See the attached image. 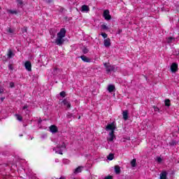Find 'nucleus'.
Masks as SVG:
<instances>
[{"label": "nucleus", "mask_w": 179, "mask_h": 179, "mask_svg": "<svg viewBox=\"0 0 179 179\" xmlns=\"http://www.w3.org/2000/svg\"><path fill=\"white\" fill-rule=\"evenodd\" d=\"M65 36H66V29L62 28L57 34V38L55 39V43L57 45H62L65 43V39L64 38Z\"/></svg>", "instance_id": "f257e3e1"}, {"label": "nucleus", "mask_w": 179, "mask_h": 179, "mask_svg": "<svg viewBox=\"0 0 179 179\" xmlns=\"http://www.w3.org/2000/svg\"><path fill=\"white\" fill-rule=\"evenodd\" d=\"M115 124H114V122L108 124L106 127V131H110V132H114L115 131Z\"/></svg>", "instance_id": "f03ea898"}, {"label": "nucleus", "mask_w": 179, "mask_h": 179, "mask_svg": "<svg viewBox=\"0 0 179 179\" xmlns=\"http://www.w3.org/2000/svg\"><path fill=\"white\" fill-rule=\"evenodd\" d=\"M103 17H104L105 20H111V15H110V10H104Z\"/></svg>", "instance_id": "7ed1b4c3"}, {"label": "nucleus", "mask_w": 179, "mask_h": 179, "mask_svg": "<svg viewBox=\"0 0 179 179\" xmlns=\"http://www.w3.org/2000/svg\"><path fill=\"white\" fill-rule=\"evenodd\" d=\"M178 71V64L177 63H172L171 65V71L176 73Z\"/></svg>", "instance_id": "20e7f679"}, {"label": "nucleus", "mask_w": 179, "mask_h": 179, "mask_svg": "<svg viewBox=\"0 0 179 179\" xmlns=\"http://www.w3.org/2000/svg\"><path fill=\"white\" fill-rule=\"evenodd\" d=\"M103 66L106 69V72L108 73L114 71V66H111L110 63H105Z\"/></svg>", "instance_id": "39448f33"}, {"label": "nucleus", "mask_w": 179, "mask_h": 179, "mask_svg": "<svg viewBox=\"0 0 179 179\" xmlns=\"http://www.w3.org/2000/svg\"><path fill=\"white\" fill-rule=\"evenodd\" d=\"M115 139V134H114V131H110L109 133V137L107 138L108 142H113Z\"/></svg>", "instance_id": "423d86ee"}, {"label": "nucleus", "mask_w": 179, "mask_h": 179, "mask_svg": "<svg viewBox=\"0 0 179 179\" xmlns=\"http://www.w3.org/2000/svg\"><path fill=\"white\" fill-rule=\"evenodd\" d=\"M50 131L52 134H57L58 132V127L55 124L51 125L50 127Z\"/></svg>", "instance_id": "0eeeda50"}, {"label": "nucleus", "mask_w": 179, "mask_h": 179, "mask_svg": "<svg viewBox=\"0 0 179 179\" xmlns=\"http://www.w3.org/2000/svg\"><path fill=\"white\" fill-rule=\"evenodd\" d=\"M25 69L28 72H31V62L30 61H27L24 64Z\"/></svg>", "instance_id": "6e6552de"}, {"label": "nucleus", "mask_w": 179, "mask_h": 179, "mask_svg": "<svg viewBox=\"0 0 179 179\" xmlns=\"http://www.w3.org/2000/svg\"><path fill=\"white\" fill-rule=\"evenodd\" d=\"M103 45H105V47H110V45H111V39H110V38H107L106 39H104L103 41Z\"/></svg>", "instance_id": "1a4fd4ad"}, {"label": "nucleus", "mask_w": 179, "mask_h": 179, "mask_svg": "<svg viewBox=\"0 0 179 179\" xmlns=\"http://www.w3.org/2000/svg\"><path fill=\"white\" fill-rule=\"evenodd\" d=\"M80 58L83 61V62L90 63L92 62V59L85 55H81Z\"/></svg>", "instance_id": "9d476101"}, {"label": "nucleus", "mask_w": 179, "mask_h": 179, "mask_svg": "<svg viewBox=\"0 0 179 179\" xmlns=\"http://www.w3.org/2000/svg\"><path fill=\"white\" fill-rule=\"evenodd\" d=\"M90 10V8L87 5H83L81 7V12H89Z\"/></svg>", "instance_id": "9b49d317"}, {"label": "nucleus", "mask_w": 179, "mask_h": 179, "mask_svg": "<svg viewBox=\"0 0 179 179\" xmlns=\"http://www.w3.org/2000/svg\"><path fill=\"white\" fill-rule=\"evenodd\" d=\"M115 90V85H109L108 86V91L109 92V93H113V92H114Z\"/></svg>", "instance_id": "f8f14e48"}, {"label": "nucleus", "mask_w": 179, "mask_h": 179, "mask_svg": "<svg viewBox=\"0 0 179 179\" xmlns=\"http://www.w3.org/2000/svg\"><path fill=\"white\" fill-rule=\"evenodd\" d=\"M7 57L9 59L12 58L13 57H15V54L13 53V51H12V50L9 49L8 50Z\"/></svg>", "instance_id": "ddd939ff"}, {"label": "nucleus", "mask_w": 179, "mask_h": 179, "mask_svg": "<svg viewBox=\"0 0 179 179\" xmlns=\"http://www.w3.org/2000/svg\"><path fill=\"white\" fill-rule=\"evenodd\" d=\"M115 174H121V167H120V166H115Z\"/></svg>", "instance_id": "4468645a"}, {"label": "nucleus", "mask_w": 179, "mask_h": 179, "mask_svg": "<svg viewBox=\"0 0 179 179\" xmlns=\"http://www.w3.org/2000/svg\"><path fill=\"white\" fill-rule=\"evenodd\" d=\"M167 178V171H163L160 174V179H166Z\"/></svg>", "instance_id": "2eb2a0df"}, {"label": "nucleus", "mask_w": 179, "mask_h": 179, "mask_svg": "<svg viewBox=\"0 0 179 179\" xmlns=\"http://www.w3.org/2000/svg\"><path fill=\"white\" fill-rule=\"evenodd\" d=\"M62 103L66 106L67 108H71V102L67 101L66 99L63 100Z\"/></svg>", "instance_id": "dca6fc26"}, {"label": "nucleus", "mask_w": 179, "mask_h": 179, "mask_svg": "<svg viewBox=\"0 0 179 179\" xmlns=\"http://www.w3.org/2000/svg\"><path fill=\"white\" fill-rule=\"evenodd\" d=\"M122 115L124 121H127L128 120V110H124L122 113Z\"/></svg>", "instance_id": "f3484780"}, {"label": "nucleus", "mask_w": 179, "mask_h": 179, "mask_svg": "<svg viewBox=\"0 0 179 179\" xmlns=\"http://www.w3.org/2000/svg\"><path fill=\"white\" fill-rule=\"evenodd\" d=\"M66 148L65 143H62V145H57V149H66Z\"/></svg>", "instance_id": "a211bd4d"}, {"label": "nucleus", "mask_w": 179, "mask_h": 179, "mask_svg": "<svg viewBox=\"0 0 179 179\" xmlns=\"http://www.w3.org/2000/svg\"><path fill=\"white\" fill-rule=\"evenodd\" d=\"M176 40L173 37H169L167 38V43L168 44H171L173 43V41Z\"/></svg>", "instance_id": "6ab92c4d"}, {"label": "nucleus", "mask_w": 179, "mask_h": 179, "mask_svg": "<svg viewBox=\"0 0 179 179\" xmlns=\"http://www.w3.org/2000/svg\"><path fill=\"white\" fill-rule=\"evenodd\" d=\"M131 167H136V159H133L131 162Z\"/></svg>", "instance_id": "aec40b11"}, {"label": "nucleus", "mask_w": 179, "mask_h": 179, "mask_svg": "<svg viewBox=\"0 0 179 179\" xmlns=\"http://www.w3.org/2000/svg\"><path fill=\"white\" fill-rule=\"evenodd\" d=\"M170 99H165V106L166 107H170L171 106V103H170Z\"/></svg>", "instance_id": "412c9836"}, {"label": "nucleus", "mask_w": 179, "mask_h": 179, "mask_svg": "<svg viewBox=\"0 0 179 179\" xmlns=\"http://www.w3.org/2000/svg\"><path fill=\"white\" fill-rule=\"evenodd\" d=\"M15 117L18 121H23V117H22V115L19 114H15Z\"/></svg>", "instance_id": "4be33fe9"}, {"label": "nucleus", "mask_w": 179, "mask_h": 179, "mask_svg": "<svg viewBox=\"0 0 179 179\" xmlns=\"http://www.w3.org/2000/svg\"><path fill=\"white\" fill-rule=\"evenodd\" d=\"M108 160H113L114 159V154L110 153L107 157Z\"/></svg>", "instance_id": "5701e85b"}, {"label": "nucleus", "mask_w": 179, "mask_h": 179, "mask_svg": "<svg viewBox=\"0 0 179 179\" xmlns=\"http://www.w3.org/2000/svg\"><path fill=\"white\" fill-rule=\"evenodd\" d=\"M6 31H7V33H8L9 34H13V29H12V28H10V27H8L7 29H6Z\"/></svg>", "instance_id": "b1692460"}, {"label": "nucleus", "mask_w": 179, "mask_h": 179, "mask_svg": "<svg viewBox=\"0 0 179 179\" xmlns=\"http://www.w3.org/2000/svg\"><path fill=\"white\" fill-rule=\"evenodd\" d=\"M101 29H102V30H108V27L106 24L101 25Z\"/></svg>", "instance_id": "393cba45"}, {"label": "nucleus", "mask_w": 179, "mask_h": 179, "mask_svg": "<svg viewBox=\"0 0 179 179\" xmlns=\"http://www.w3.org/2000/svg\"><path fill=\"white\" fill-rule=\"evenodd\" d=\"M16 2L20 6H22V5H23V0H16Z\"/></svg>", "instance_id": "a878e982"}, {"label": "nucleus", "mask_w": 179, "mask_h": 179, "mask_svg": "<svg viewBox=\"0 0 179 179\" xmlns=\"http://www.w3.org/2000/svg\"><path fill=\"white\" fill-rule=\"evenodd\" d=\"M75 172L76 173H81L82 172V168H80V166H78V168H76L75 169Z\"/></svg>", "instance_id": "bb28decb"}, {"label": "nucleus", "mask_w": 179, "mask_h": 179, "mask_svg": "<svg viewBox=\"0 0 179 179\" xmlns=\"http://www.w3.org/2000/svg\"><path fill=\"white\" fill-rule=\"evenodd\" d=\"M60 96L61 97H65L66 96V92H65L64 91H62L60 92Z\"/></svg>", "instance_id": "cd10ccee"}, {"label": "nucleus", "mask_w": 179, "mask_h": 179, "mask_svg": "<svg viewBox=\"0 0 179 179\" xmlns=\"http://www.w3.org/2000/svg\"><path fill=\"white\" fill-rule=\"evenodd\" d=\"M9 13H11L12 15H17V11L10 10Z\"/></svg>", "instance_id": "c85d7f7f"}, {"label": "nucleus", "mask_w": 179, "mask_h": 179, "mask_svg": "<svg viewBox=\"0 0 179 179\" xmlns=\"http://www.w3.org/2000/svg\"><path fill=\"white\" fill-rule=\"evenodd\" d=\"M153 108L157 113H160V109L157 106H153Z\"/></svg>", "instance_id": "c756f323"}, {"label": "nucleus", "mask_w": 179, "mask_h": 179, "mask_svg": "<svg viewBox=\"0 0 179 179\" xmlns=\"http://www.w3.org/2000/svg\"><path fill=\"white\" fill-rule=\"evenodd\" d=\"M83 54H87V52H89V49L85 48L83 50Z\"/></svg>", "instance_id": "7c9ffc66"}, {"label": "nucleus", "mask_w": 179, "mask_h": 179, "mask_svg": "<svg viewBox=\"0 0 179 179\" xmlns=\"http://www.w3.org/2000/svg\"><path fill=\"white\" fill-rule=\"evenodd\" d=\"M101 36H102V37H103V38H107V37H108V35H107V34H106V33H101Z\"/></svg>", "instance_id": "2f4dec72"}, {"label": "nucleus", "mask_w": 179, "mask_h": 179, "mask_svg": "<svg viewBox=\"0 0 179 179\" xmlns=\"http://www.w3.org/2000/svg\"><path fill=\"white\" fill-rule=\"evenodd\" d=\"M8 69L10 71H13V64H8Z\"/></svg>", "instance_id": "473e14b6"}, {"label": "nucleus", "mask_w": 179, "mask_h": 179, "mask_svg": "<svg viewBox=\"0 0 179 179\" xmlns=\"http://www.w3.org/2000/svg\"><path fill=\"white\" fill-rule=\"evenodd\" d=\"M157 163H160L161 162H163V159H162V157H158L157 158Z\"/></svg>", "instance_id": "72a5a7b5"}, {"label": "nucleus", "mask_w": 179, "mask_h": 179, "mask_svg": "<svg viewBox=\"0 0 179 179\" xmlns=\"http://www.w3.org/2000/svg\"><path fill=\"white\" fill-rule=\"evenodd\" d=\"M22 33H27V27H24L22 29Z\"/></svg>", "instance_id": "f704fd0d"}, {"label": "nucleus", "mask_w": 179, "mask_h": 179, "mask_svg": "<svg viewBox=\"0 0 179 179\" xmlns=\"http://www.w3.org/2000/svg\"><path fill=\"white\" fill-rule=\"evenodd\" d=\"M10 87L11 88L15 87V83L13 82L10 83Z\"/></svg>", "instance_id": "c9c22d12"}, {"label": "nucleus", "mask_w": 179, "mask_h": 179, "mask_svg": "<svg viewBox=\"0 0 179 179\" xmlns=\"http://www.w3.org/2000/svg\"><path fill=\"white\" fill-rule=\"evenodd\" d=\"M104 179H113V176H108L105 177Z\"/></svg>", "instance_id": "e433bc0d"}, {"label": "nucleus", "mask_w": 179, "mask_h": 179, "mask_svg": "<svg viewBox=\"0 0 179 179\" xmlns=\"http://www.w3.org/2000/svg\"><path fill=\"white\" fill-rule=\"evenodd\" d=\"M29 106H27V104L24 105L23 107H22V110H26L27 108H28Z\"/></svg>", "instance_id": "4c0bfd02"}, {"label": "nucleus", "mask_w": 179, "mask_h": 179, "mask_svg": "<svg viewBox=\"0 0 179 179\" xmlns=\"http://www.w3.org/2000/svg\"><path fill=\"white\" fill-rule=\"evenodd\" d=\"M50 38H55V34H51Z\"/></svg>", "instance_id": "58836bf2"}, {"label": "nucleus", "mask_w": 179, "mask_h": 179, "mask_svg": "<svg viewBox=\"0 0 179 179\" xmlns=\"http://www.w3.org/2000/svg\"><path fill=\"white\" fill-rule=\"evenodd\" d=\"M57 153H59V155H62V150L56 151Z\"/></svg>", "instance_id": "ea45409f"}, {"label": "nucleus", "mask_w": 179, "mask_h": 179, "mask_svg": "<svg viewBox=\"0 0 179 179\" xmlns=\"http://www.w3.org/2000/svg\"><path fill=\"white\" fill-rule=\"evenodd\" d=\"M52 2H54V0H48V3H52Z\"/></svg>", "instance_id": "a19ab883"}, {"label": "nucleus", "mask_w": 179, "mask_h": 179, "mask_svg": "<svg viewBox=\"0 0 179 179\" xmlns=\"http://www.w3.org/2000/svg\"><path fill=\"white\" fill-rule=\"evenodd\" d=\"M2 93H3V89L0 88V94H2Z\"/></svg>", "instance_id": "79ce46f5"}, {"label": "nucleus", "mask_w": 179, "mask_h": 179, "mask_svg": "<svg viewBox=\"0 0 179 179\" xmlns=\"http://www.w3.org/2000/svg\"><path fill=\"white\" fill-rule=\"evenodd\" d=\"M64 8L61 7L59 11L60 12H64Z\"/></svg>", "instance_id": "37998d69"}, {"label": "nucleus", "mask_w": 179, "mask_h": 179, "mask_svg": "<svg viewBox=\"0 0 179 179\" xmlns=\"http://www.w3.org/2000/svg\"><path fill=\"white\" fill-rule=\"evenodd\" d=\"M67 118H72V115H68Z\"/></svg>", "instance_id": "c03bdc74"}, {"label": "nucleus", "mask_w": 179, "mask_h": 179, "mask_svg": "<svg viewBox=\"0 0 179 179\" xmlns=\"http://www.w3.org/2000/svg\"><path fill=\"white\" fill-rule=\"evenodd\" d=\"M57 179H58V178H57ZM59 179H66V178L64 176H62Z\"/></svg>", "instance_id": "a18cd8bd"}, {"label": "nucleus", "mask_w": 179, "mask_h": 179, "mask_svg": "<svg viewBox=\"0 0 179 179\" xmlns=\"http://www.w3.org/2000/svg\"><path fill=\"white\" fill-rule=\"evenodd\" d=\"M122 29H119V34L120 33H122Z\"/></svg>", "instance_id": "49530a36"}, {"label": "nucleus", "mask_w": 179, "mask_h": 179, "mask_svg": "<svg viewBox=\"0 0 179 179\" xmlns=\"http://www.w3.org/2000/svg\"><path fill=\"white\" fill-rule=\"evenodd\" d=\"M78 120H80V116L78 117Z\"/></svg>", "instance_id": "de8ad7c7"}, {"label": "nucleus", "mask_w": 179, "mask_h": 179, "mask_svg": "<svg viewBox=\"0 0 179 179\" xmlns=\"http://www.w3.org/2000/svg\"><path fill=\"white\" fill-rule=\"evenodd\" d=\"M75 179V178H74Z\"/></svg>", "instance_id": "09e8293b"}]
</instances>
